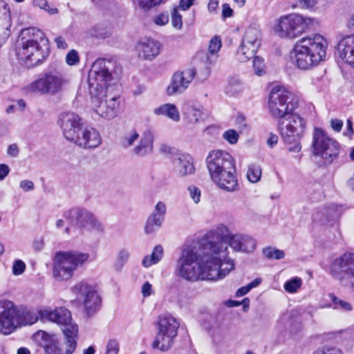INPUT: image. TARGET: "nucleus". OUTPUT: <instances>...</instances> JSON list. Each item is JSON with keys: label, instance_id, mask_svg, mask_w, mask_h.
<instances>
[{"label": "nucleus", "instance_id": "nucleus-13", "mask_svg": "<svg viewBox=\"0 0 354 354\" xmlns=\"http://www.w3.org/2000/svg\"><path fill=\"white\" fill-rule=\"evenodd\" d=\"M312 147L314 154L320 156L328 164L337 158L340 151L338 142L329 137L324 129L318 127H315L313 131Z\"/></svg>", "mask_w": 354, "mask_h": 354}, {"label": "nucleus", "instance_id": "nucleus-45", "mask_svg": "<svg viewBox=\"0 0 354 354\" xmlns=\"http://www.w3.org/2000/svg\"><path fill=\"white\" fill-rule=\"evenodd\" d=\"M167 212V207L164 202L158 201L154 207L153 211L151 212V215L156 216L158 218H160L162 220H165V216Z\"/></svg>", "mask_w": 354, "mask_h": 354}, {"label": "nucleus", "instance_id": "nucleus-57", "mask_svg": "<svg viewBox=\"0 0 354 354\" xmlns=\"http://www.w3.org/2000/svg\"><path fill=\"white\" fill-rule=\"evenodd\" d=\"M20 187L25 192H29L34 189V183L29 180H24L20 182Z\"/></svg>", "mask_w": 354, "mask_h": 354}, {"label": "nucleus", "instance_id": "nucleus-30", "mask_svg": "<svg viewBox=\"0 0 354 354\" xmlns=\"http://www.w3.org/2000/svg\"><path fill=\"white\" fill-rule=\"evenodd\" d=\"M16 317L18 326L32 325L38 321V308L36 312L26 307L16 308Z\"/></svg>", "mask_w": 354, "mask_h": 354}, {"label": "nucleus", "instance_id": "nucleus-43", "mask_svg": "<svg viewBox=\"0 0 354 354\" xmlns=\"http://www.w3.org/2000/svg\"><path fill=\"white\" fill-rule=\"evenodd\" d=\"M313 354H343V352L336 346L325 345L316 350Z\"/></svg>", "mask_w": 354, "mask_h": 354}, {"label": "nucleus", "instance_id": "nucleus-37", "mask_svg": "<svg viewBox=\"0 0 354 354\" xmlns=\"http://www.w3.org/2000/svg\"><path fill=\"white\" fill-rule=\"evenodd\" d=\"M86 34L91 37L103 39L109 37L111 35V32L107 28L101 26H95L91 27Z\"/></svg>", "mask_w": 354, "mask_h": 354}, {"label": "nucleus", "instance_id": "nucleus-7", "mask_svg": "<svg viewBox=\"0 0 354 354\" xmlns=\"http://www.w3.org/2000/svg\"><path fill=\"white\" fill-rule=\"evenodd\" d=\"M306 128V120L299 114L292 112L278 122V129L285 145L290 152H299L300 141Z\"/></svg>", "mask_w": 354, "mask_h": 354}, {"label": "nucleus", "instance_id": "nucleus-21", "mask_svg": "<svg viewBox=\"0 0 354 354\" xmlns=\"http://www.w3.org/2000/svg\"><path fill=\"white\" fill-rule=\"evenodd\" d=\"M59 124L65 138L73 142L82 130L81 119L73 112H66L60 115Z\"/></svg>", "mask_w": 354, "mask_h": 354}, {"label": "nucleus", "instance_id": "nucleus-40", "mask_svg": "<svg viewBox=\"0 0 354 354\" xmlns=\"http://www.w3.org/2000/svg\"><path fill=\"white\" fill-rule=\"evenodd\" d=\"M263 255L268 259H282L285 257V253L283 250L277 249L275 248L269 246L263 249Z\"/></svg>", "mask_w": 354, "mask_h": 354}, {"label": "nucleus", "instance_id": "nucleus-42", "mask_svg": "<svg viewBox=\"0 0 354 354\" xmlns=\"http://www.w3.org/2000/svg\"><path fill=\"white\" fill-rule=\"evenodd\" d=\"M138 7L144 10L149 11L151 8L158 6L164 0H136Z\"/></svg>", "mask_w": 354, "mask_h": 354}, {"label": "nucleus", "instance_id": "nucleus-14", "mask_svg": "<svg viewBox=\"0 0 354 354\" xmlns=\"http://www.w3.org/2000/svg\"><path fill=\"white\" fill-rule=\"evenodd\" d=\"M329 270L330 275L342 286L354 288V253L346 252L335 258Z\"/></svg>", "mask_w": 354, "mask_h": 354}, {"label": "nucleus", "instance_id": "nucleus-17", "mask_svg": "<svg viewBox=\"0 0 354 354\" xmlns=\"http://www.w3.org/2000/svg\"><path fill=\"white\" fill-rule=\"evenodd\" d=\"M291 94L285 88L274 86L270 93L268 109L271 116L279 120L292 113Z\"/></svg>", "mask_w": 354, "mask_h": 354}, {"label": "nucleus", "instance_id": "nucleus-54", "mask_svg": "<svg viewBox=\"0 0 354 354\" xmlns=\"http://www.w3.org/2000/svg\"><path fill=\"white\" fill-rule=\"evenodd\" d=\"M7 154L11 158H17L19 154V148L18 145L14 143L10 145L7 148Z\"/></svg>", "mask_w": 354, "mask_h": 354}, {"label": "nucleus", "instance_id": "nucleus-10", "mask_svg": "<svg viewBox=\"0 0 354 354\" xmlns=\"http://www.w3.org/2000/svg\"><path fill=\"white\" fill-rule=\"evenodd\" d=\"M136 142L138 143L131 149L132 154L138 157H145L153 151L154 133L151 130L146 129L140 136L136 130L131 129L120 139V145L124 149L132 147Z\"/></svg>", "mask_w": 354, "mask_h": 354}, {"label": "nucleus", "instance_id": "nucleus-6", "mask_svg": "<svg viewBox=\"0 0 354 354\" xmlns=\"http://www.w3.org/2000/svg\"><path fill=\"white\" fill-rule=\"evenodd\" d=\"M121 68L115 62L98 59L92 64L88 73V91H111L118 88L116 82Z\"/></svg>", "mask_w": 354, "mask_h": 354}, {"label": "nucleus", "instance_id": "nucleus-24", "mask_svg": "<svg viewBox=\"0 0 354 354\" xmlns=\"http://www.w3.org/2000/svg\"><path fill=\"white\" fill-rule=\"evenodd\" d=\"M160 44L150 38H145L138 42L136 50L139 58L143 60H152L160 53Z\"/></svg>", "mask_w": 354, "mask_h": 354}, {"label": "nucleus", "instance_id": "nucleus-23", "mask_svg": "<svg viewBox=\"0 0 354 354\" xmlns=\"http://www.w3.org/2000/svg\"><path fill=\"white\" fill-rule=\"evenodd\" d=\"M227 245L230 246L234 252L248 253L254 250L256 241L248 234L238 233L233 234L228 237ZM227 258L231 259L228 256Z\"/></svg>", "mask_w": 354, "mask_h": 354}, {"label": "nucleus", "instance_id": "nucleus-18", "mask_svg": "<svg viewBox=\"0 0 354 354\" xmlns=\"http://www.w3.org/2000/svg\"><path fill=\"white\" fill-rule=\"evenodd\" d=\"M261 33L259 26L251 25L245 30L236 57L239 62H246L255 55L261 45Z\"/></svg>", "mask_w": 354, "mask_h": 354}, {"label": "nucleus", "instance_id": "nucleus-39", "mask_svg": "<svg viewBox=\"0 0 354 354\" xmlns=\"http://www.w3.org/2000/svg\"><path fill=\"white\" fill-rule=\"evenodd\" d=\"M130 257V252L127 248L120 249L115 258L114 267L116 270H120L124 264L128 261Z\"/></svg>", "mask_w": 354, "mask_h": 354}, {"label": "nucleus", "instance_id": "nucleus-58", "mask_svg": "<svg viewBox=\"0 0 354 354\" xmlns=\"http://www.w3.org/2000/svg\"><path fill=\"white\" fill-rule=\"evenodd\" d=\"M10 169L6 164H0V181L3 180L9 174Z\"/></svg>", "mask_w": 354, "mask_h": 354}, {"label": "nucleus", "instance_id": "nucleus-49", "mask_svg": "<svg viewBox=\"0 0 354 354\" xmlns=\"http://www.w3.org/2000/svg\"><path fill=\"white\" fill-rule=\"evenodd\" d=\"M171 24L178 30L181 29L183 26L182 16L176 8L174 9L171 13Z\"/></svg>", "mask_w": 354, "mask_h": 354}, {"label": "nucleus", "instance_id": "nucleus-15", "mask_svg": "<svg viewBox=\"0 0 354 354\" xmlns=\"http://www.w3.org/2000/svg\"><path fill=\"white\" fill-rule=\"evenodd\" d=\"M71 291L88 315L93 314L100 309L102 299L96 285L82 280L77 282L71 288Z\"/></svg>", "mask_w": 354, "mask_h": 354}, {"label": "nucleus", "instance_id": "nucleus-31", "mask_svg": "<svg viewBox=\"0 0 354 354\" xmlns=\"http://www.w3.org/2000/svg\"><path fill=\"white\" fill-rule=\"evenodd\" d=\"M221 48V40L218 37H214L209 41L208 53H201L198 55L205 59L207 64H214L217 59V54Z\"/></svg>", "mask_w": 354, "mask_h": 354}, {"label": "nucleus", "instance_id": "nucleus-34", "mask_svg": "<svg viewBox=\"0 0 354 354\" xmlns=\"http://www.w3.org/2000/svg\"><path fill=\"white\" fill-rule=\"evenodd\" d=\"M163 257V248L161 245L154 247L151 255L144 257L142 264L145 268H149L152 265L158 263Z\"/></svg>", "mask_w": 354, "mask_h": 354}, {"label": "nucleus", "instance_id": "nucleus-36", "mask_svg": "<svg viewBox=\"0 0 354 354\" xmlns=\"http://www.w3.org/2000/svg\"><path fill=\"white\" fill-rule=\"evenodd\" d=\"M163 221L164 220L150 214L146 221L145 233L147 234L154 233L162 226Z\"/></svg>", "mask_w": 354, "mask_h": 354}, {"label": "nucleus", "instance_id": "nucleus-3", "mask_svg": "<svg viewBox=\"0 0 354 354\" xmlns=\"http://www.w3.org/2000/svg\"><path fill=\"white\" fill-rule=\"evenodd\" d=\"M16 53L18 58L30 65L41 64L48 55L44 33L36 28L21 30L17 44Z\"/></svg>", "mask_w": 354, "mask_h": 354}, {"label": "nucleus", "instance_id": "nucleus-16", "mask_svg": "<svg viewBox=\"0 0 354 354\" xmlns=\"http://www.w3.org/2000/svg\"><path fill=\"white\" fill-rule=\"evenodd\" d=\"M66 83V80L59 71H50L42 73L32 82L29 85V89L32 92L55 95L62 90Z\"/></svg>", "mask_w": 354, "mask_h": 354}, {"label": "nucleus", "instance_id": "nucleus-61", "mask_svg": "<svg viewBox=\"0 0 354 354\" xmlns=\"http://www.w3.org/2000/svg\"><path fill=\"white\" fill-rule=\"evenodd\" d=\"M233 15V10L228 3H223L222 6V17L223 18L231 17Z\"/></svg>", "mask_w": 354, "mask_h": 354}, {"label": "nucleus", "instance_id": "nucleus-38", "mask_svg": "<svg viewBox=\"0 0 354 354\" xmlns=\"http://www.w3.org/2000/svg\"><path fill=\"white\" fill-rule=\"evenodd\" d=\"M261 177V167L257 163L249 165L247 171V178L252 183L259 182Z\"/></svg>", "mask_w": 354, "mask_h": 354}, {"label": "nucleus", "instance_id": "nucleus-60", "mask_svg": "<svg viewBox=\"0 0 354 354\" xmlns=\"http://www.w3.org/2000/svg\"><path fill=\"white\" fill-rule=\"evenodd\" d=\"M141 292L144 297H149L153 293L151 284L148 281L145 282L142 286Z\"/></svg>", "mask_w": 354, "mask_h": 354}, {"label": "nucleus", "instance_id": "nucleus-5", "mask_svg": "<svg viewBox=\"0 0 354 354\" xmlns=\"http://www.w3.org/2000/svg\"><path fill=\"white\" fill-rule=\"evenodd\" d=\"M38 320L52 322L59 326L66 339V354H72L76 348L78 327L71 317V312L64 307L54 309L49 306L38 308Z\"/></svg>", "mask_w": 354, "mask_h": 354}, {"label": "nucleus", "instance_id": "nucleus-28", "mask_svg": "<svg viewBox=\"0 0 354 354\" xmlns=\"http://www.w3.org/2000/svg\"><path fill=\"white\" fill-rule=\"evenodd\" d=\"M339 57L354 68V34L342 37L337 44Z\"/></svg>", "mask_w": 354, "mask_h": 354}, {"label": "nucleus", "instance_id": "nucleus-59", "mask_svg": "<svg viewBox=\"0 0 354 354\" xmlns=\"http://www.w3.org/2000/svg\"><path fill=\"white\" fill-rule=\"evenodd\" d=\"M219 4V0H209L207 10L209 13L216 14Z\"/></svg>", "mask_w": 354, "mask_h": 354}, {"label": "nucleus", "instance_id": "nucleus-55", "mask_svg": "<svg viewBox=\"0 0 354 354\" xmlns=\"http://www.w3.org/2000/svg\"><path fill=\"white\" fill-rule=\"evenodd\" d=\"M46 354H61L59 348L55 344H48L44 346Z\"/></svg>", "mask_w": 354, "mask_h": 354}, {"label": "nucleus", "instance_id": "nucleus-41", "mask_svg": "<svg viewBox=\"0 0 354 354\" xmlns=\"http://www.w3.org/2000/svg\"><path fill=\"white\" fill-rule=\"evenodd\" d=\"M302 283V281L299 277H294L288 281H287L283 288L285 290L289 293H295L301 287Z\"/></svg>", "mask_w": 354, "mask_h": 354}, {"label": "nucleus", "instance_id": "nucleus-1", "mask_svg": "<svg viewBox=\"0 0 354 354\" xmlns=\"http://www.w3.org/2000/svg\"><path fill=\"white\" fill-rule=\"evenodd\" d=\"M234 268L232 259L227 258V246L222 243L207 241L203 244V253L187 246L177 261L175 273L187 280H217L224 278Z\"/></svg>", "mask_w": 354, "mask_h": 354}, {"label": "nucleus", "instance_id": "nucleus-53", "mask_svg": "<svg viewBox=\"0 0 354 354\" xmlns=\"http://www.w3.org/2000/svg\"><path fill=\"white\" fill-rule=\"evenodd\" d=\"M153 22L157 26H165L169 22V14L167 12L160 13L153 18Z\"/></svg>", "mask_w": 354, "mask_h": 354}, {"label": "nucleus", "instance_id": "nucleus-8", "mask_svg": "<svg viewBox=\"0 0 354 354\" xmlns=\"http://www.w3.org/2000/svg\"><path fill=\"white\" fill-rule=\"evenodd\" d=\"M89 254L79 251H59L55 254L53 274L59 281L72 278L75 271L88 261Z\"/></svg>", "mask_w": 354, "mask_h": 354}, {"label": "nucleus", "instance_id": "nucleus-19", "mask_svg": "<svg viewBox=\"0 0 354 354\" xmlns=\"http://www.w3.org/2000/svg\"><path fill=\"white\" fill-rule=\"evenodd\" d=\"M64 216L71 223L87 231L102 232L104 230L102 223L86 209L73 208L65 212Z\"/></svg>", "mask_w": 354, "mask_h": 354}, {"label": "nucleus", "instance_id": "nucleus-11", "mask_svg": "<svg viewBox=\"0 0 354 354\" xmlns=\"http://www.w3.org/2000/svg\"><path fill=\"white\" fill-rule=\"evenodd\" d=\"M313 19L297 14L280 17L274 26V32L282 38L294 39L300 36L313 24Z\"/></svg>", "mask_w": 354, "mask_h": 354}, {"label": "nucleus", "instance_id": "nucleus-22", "mask_svg": "<svg viewBox=\"0 0 354 354\" xmlns=\"http://www.w3.org/2000/svg\"><path fill=\"white\" fill-rule=\"evenodd\" d=\"M18 327L16 308L7 302H0V333L9 335Z\"/></svg>", "mask_w": 354, "mask_h": 354}, {"label": "nucleus", "instance_id": "nucleus-51", "mask_svg": "<svg viewBox=\"0 0 354 354\" xmlns=\"http://www.w3.org/2000/svg\"><path fill=\"white\" fill-rule=\"evenodd\" d=\"M26 269V264L21 260H16L12 266V274L15 276L21 274Z\"/></svg>", "mask_w": 354, "mask_h": 354}, {"label": "nucleus", "instance_id": "nucleus-29", "mask_svg": "<svg viewBox=\"0 0 354 354\" xmlns=\"http://www.w3.org/2000/svg\"><path fill=\"white\" fill-rule=\"evenodd\" d=\"M185 120L189 124H198L205 121L208 117L207 113L200 106L186 104L183 108Z\"/></svg>", "mask_w": 354, "mask_h": 354}, {"label": "nucleus", "instance_id": "nucleus-64", "mask_svg": "<svg viewBox=\"0 0 354 354\" xmlns=\"http://www.w3.org/2000/svg\"><path fill=\"white\" fill-rule=\"evenodd\" d=\"M331 127L337 132H339L342 129L343 122L338 119H334L330 121Z\"/></svg>", "mask_w": 354, "mask_h": 354}, {"label": "nucleus", "instance_id": "nucleus-63", "mask_svg": "<svg viewBox=\"0 0 354 354\" xmlns=\"http://www.w3.org/2000/svg\"><path fill=\"white\" fill-rule=\"evenodd\" d=\"M266 142L270 148H273L278 142V136L276 134L270 133Z\"/></svg>", "mask_w": 354, "mask_h": 354}, {"label": "nucleus", "instance_id": "nucleus-52", "mask_svg": "<svg viewBox=\"0 0 354 354\" xmlns=\"http://www.w3.org/2000/svg\"><path fill=\"white\" fill-rule=\"evenodd\" d=\"M189 196L193 201L197 204L201 200V190L196 186L192 185L188 187Z\"/></svg>", "mask_w": 354, "mask_h": 354}, {"label": "nucleus", "instance_id": "nucleus-44", "mask_svg": "<svg viewBox=\"0 0 354 354\" xmlns=\"http://www.w3.org/2000/svg\"><path fill=\"white\" fill-rule=\"evenodd\" d=\"M252 58H254L253 68L255 74L259 76L262 75L266 73L264 59L262 57L254 55Z\"/></svg>", "mask_w": 354, "mask_h": 354}, {"label": "nucleus", "instance_id": "nucleus-32", "mask_svg": "<svg viewBox=\"0 0 354 354\" xmlns=\"http://www.w3.org/2000/svg\"><path fill=\"white\" fill-rule=\"evenodd\" d=\"M153 113L156 115L165 116L174 122H179L180 119L178 108L171 103H166L155 108Z\"/></svg>", "mask_w": 354, "mask_h": 354}, {"label": "nucleus", "instance_id": "nucleus-46", "mask_svg": "<svg viewBox=\"0 0 354 354\" xmlns=\"http://www.w3.org/2000/svg\"><path fill=\"white\" fill-rule=\"evenodd\" d=\"M33 5L35 7L44 10L50 15L57 13V9L55 8H50L46 0H34Z\"/></svg>", "mask_w": 354, "mask_h": 354}, {"label": "nucleus", "instance_id": "nucleus-56", "mask_svg": "<svg viewBox=\"0 0 354 354\" xmlns=\"http://www.w3.org/2000/svg\"><path fill=\"white\" fill-rule=\"evenodd\" d=\"M319 0H297L300 7L304 8H313Z\"/></svg>", "mask_w": 354, "mask_h": 354}, {"label": "nucleus", "instance_id": "nucleus-20", "mask_svg": "<svg viewBox=\"0 0 354 354\" xmlns=\"http://www.w3.org/2000/svg\"><path fill=\"white\" fill-rule=\"evenodd\" d=\"M195 75L196 71L194 68H188L181 72L175 73L166 88V93L169 96L183 93L188 88Z\"/></svg>", "mask_w": 354, "mask_h": 354}, {"label": "nucleus", "instance_id": "nucleus-2", "mask_svg": "<svg viewBox=\"0 0 354 354\" xmlns=\"http://www.w3.org/2000/svg\"><path fill=\"white\" fill-rule=\"evenodd\" d=\"M205 163L210 179L219 189L227 192L239 189L236 161L229 152L212 150L205 159Z\"/></svg>", "mask_w": 354, "mask_h": 354}, {"label": "nucleus", "instance_id": "nucleus-4", "mask_svg": "<svg viewBox=\"0 0 354 354\" xmlns=\"http://www.w3.org/2000/svg\"><path fill=\"white\" fill-rule=\"evenodd\" d=\"M328 42L319 34L303 37L295 44L293 59L297 67L308 70L324 60Z\"/></svg>", "mask_w": 354, "mask_h": 354}, {"label": "nucleus", "instance_id": "nucleus-12", "mask_svg": "<svg viewBox=\"0 0 354 354\" xmlns=\"http://www.w3.org/2000/svg\"><path fill=\"white\" fill-rule=\"evenodd\" d=\"M91 105L93 111L100 117L112 119L118 113L120 102L118 95L111 91H91Z\"/></svg>", "mask_w": 354, "mask_h": 354}, {"label": "nucleus", "instance_id": "nucleus-48", "mask_svg": "<svg viewBox=\"0 0 354 354\" xmlns=\"http://www.w3.org/2000/svg\"><path fill=\"white\" fill-rule=\"evenodd\" d=\"M66 62L69 66L77 65L80 62V57L76 50H71L66 56Z\"/></svg>", "mask_w": 354, "mask_h": 354}, {"label": "nucleus", "instance_id": "nucleus-25", "mask_svg": "<svg viewBox=\"0 0 354 354\" xmlns=\"http://www.w3.org/2000/svg\"><path fill=\"white\" fill-rule=\"evenodd\" d=\"M73 142L83 148H96L102 142L100 133L92 127L82 129Z\"/></svg>", "mask_w": 354, "mask_h": 354}, {"label": "nucleus", "instance_id": "nucleus-33", "mask_svg": "<svg viewBox=\"0 0 354 354\" xmlns=\"http://www.w3.org/2000/svg\"><path fill=\"white\" fill-rule=\"evenodd\" d=\"M233 234L230 233L229 229L225 225L221 224L217 226V227L208 232L207 234V237L210 239H219L221 241H214V243H222L225 244L227 247V239L229 236H232ZM214 242V241H212Z\"/></svg>", "mask_w": 354, "mask_h": 354}, {"label": "nucleus", "instance_id": "nucleus-50", "mask_svg": "<svg viewBox=\"0 0 354 354\" xmlns=\"http://www.w3.org/2000/svg\"><path fill=\"white\" fill-rule=\"evenodd\" d=\"M119 352V342L115 339L109 340L106 344L105 354H118Z\"/></svg>", "mask_w": 354, "mask_h": 354}, {"label": "nucleus", "instance_id": "nucleus-26", "mask_svg": "<svg viewBox=\"0 0 354 354\" xmlns=\"http://www.w3.org/2000/svg\"><path fill=\"white\" fill-rule=\"evenodd\" d=\"M11 26L10 8L5 1L0 0V47L10 35Z\"/></svg>", "mask_w": 354, "mask_h": 354}, {"label": "nucleus", "instance_id": "nucleus-35", "mask_svg": "<svg viewBox=\"0 0 354 354\" xmlns=\"http://www.w3.org/2000/svg\"><path fill=\"white\" fill-rule=\"evenodd\" d=\"M328 296L332 304L328 305V307L342 312H350L353 310V306L351 303L338 298L333 293H330Z\"/></svg>", "mask_w": 354, "mask_h": 354}, {"label": "nucleus", "instance_id": "nucleus-27", "mask_svg": "<svg viewBox=\"0 0 354 354\" xmlns=\"http://www.w3.org/2000/svg\"><path fill=\"white\" fill-rule=\"evenodd\" d=\"M173 169L175 174L183 177L194 171L192 158L186 153H180L173 159Z\"/></svg>", "mask_w": 354, "mask_h": 354}, {"label": "nucleus", "instance_id": "nucleus-47", "mask_svg": "<svg viewBox=\"0 0 354 354\" xmlns=\"http://www.w3.org/2000/svg\"><path fill=\"white\" fill-rule=\"evenodd\" d=\"M223 138L231 145L236 144L239 138V133L234 129H228L223 133Z\"/></svg>", "mask_w": 354, "mask_h": 354}, {"label": "nucleus", "instance_id": "nucleus-9", "mask_svg": "<svg viewBox=\"0 0 354 354\" xmlns=\"http://www.w3.org/2000/svg\"><path fill=\"white\" fill-rule=\"evenodd\" d=\"M155 326L156 335L152 347L161 351H168L178 335L180 323L171 315L163 314L158 317Z\"/></svg>", "mask_w": 354, "mask_h": 354}, {"label": "nucleus", "instance_id": "nucleus-62", "mask_svg": "<svg viewBox=\"0 0 354 354\" xmlns=\"http://www.w3.org/2000/svg\"><path fill=\"white\" fill-rule=\"evenodd\" d=\"M36 338H41L44 342L49 343L51 339V337L45 331L39 330L35 335Z\"/></svg>", "mask_w": 354, "mask_h": 354}]
</instances>
